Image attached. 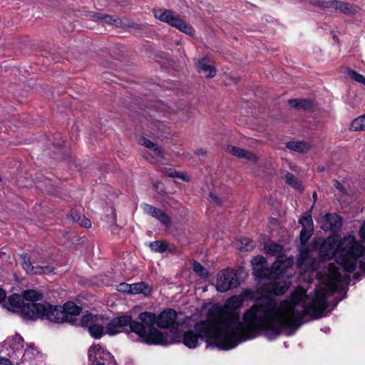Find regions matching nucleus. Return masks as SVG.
<instances>
[{"label": "nucleus", "instance_id": "obj_27", "mask_svg": "<svg viewBox=\"0 0 365 365\" xmlns=\"http://www.w3.org/2000/svg\"><path fill=\"white\" fill-rule=\"evenodd\" d=\"M328 282L326 287L331 292L336 291L341 283V274L338 272L329 273L328 277Z\"/></svg>", "mask_w": 365, "mask_h": 365}, {"label": "nucleus", "instance_id": "obj_44", "mask_svg": "<svg viewBox=\"0 0 365 365\" xmlns=\"http://www.w3.org/2000/svg\"><path fill=\"white\" fill-rule=\"evenodd\" d=\"M333 185H334V186L335 187L336 189L339 190L341 192H345L344 187H343V185H341V183L339 180H333Z\"/></svg>", "mask_w": 365, "mask_h": 365}, {"label": "nucleus", "instance_id": "obj_55", "mask_svg": "<svg viewBox=\"0 0 365 365\" xmlns=\"http://www.w3.org/2000/svg\"><path fill=\"white\" fill-rule=\"evenodd\" d=\"M324 170H325V168H324V166H322V167H319V168H318V170H319V172H323V171H324Z\"/></svg>", "mask_w": 365, "mask_h": 365}, {"label": "nucleus", "instance_id": "obj_1", "mask_svg": "<svg viewBox=\"0 0 365 365\" xmlns=\"http://www.w3.org/2000/svg\"><path fill=\"white\" fill-rule=\"evenodd\" d=\"M305 292H294L289 300L277 302L268 295L257 298L242 316L225 311L220 304H214L207 312L212 334L218 339L220 349L230 350L247 339L262 334L273 340L284 329H297L310 318L319 319L328 307L327 291H317L307 304Z\"/></svg>", "mask_w": 365, "mask_h": 365}, {"label": "nucleus", "instance_id": "obj_31", "mask_svg": "<svg viewBox=\"0 0 365 365\" xmlns=\"http://www.w3.org/2000/svg\"><path fill=\"white\" fill-rule=\"evenodd\" d=\"M349 129L352 131L365 130V114L356 118L351 122Z\"/></svg>", "mask_w": 365, "mask_h": 365}, {"label": "nucleus", "instance_id": "obj_3", "mask_svg": "<svg viewBox=\"0 0 365 365\" xmlns=\"http://www.w3.org/2000/svg\"><path fill=\"white\" fill-rule=\"evenodd\" d=\"M177 317V312L172 308L165 309L158 316L150 312H141L138 320L143 324L144 343L166 346L180 341Z\"/></svg>", "mask_w": 365, "mask_h": 365}, {"label": "nucleus", "instance_id": "obj_58", "mask_svg": "<svg viewBox=\"0 0 365 365\" xmlns=\"http://www.w3.org/2000/svg\"><path fill=\"white\" fill-rule=\"evenodd\" d=\"M2 180L1 178L0 177V182Z\"/></svg>", "mask_w": 365, "mask_h": 365}, {"label": "nucleus", "instance_id": "obj_26", "mask_svg": "<svg viewBox=\"0 0 365 365\" xmlns=\"http://www.w3.org/2000/svg\"><path fill=\"white\" fill-rule=\"evenodd\" d=\"M235 247L241 251L249 252L253 250L255 247L254 241L249 237H242L234 242Z\"/></svg>", "mask_w": 365, "mask_h": 365}, {"label": "nucleus", "instance_id": "obj_48", "mask_svg": "<svg viewBox=\"0 0 365 365\" xmlns=\"http://www.w3.org/2000/svg\"><path fill=\"white\" fill-rule=\"evenodd\" d=\"M6 297V291L0 287V303L5 302Z\"/></svg>", "mask_w": 365, "mask_h": 365}, {"label": "nucleus", "instance_id": "obj_57", "mask_svg": "<svg viewBox=\"0 0 365 365\" xmlns=\"http://www.w3.org/2000/svg\"><path fill=\"white\" fill-rule=\"evenodd\" d=\"M313 198H314V200H316V199H317V193H316V192H314V194H313Z\"/></svg>", "mask_w": 365, "mask_h": 365}, {"label": "nucleus", "instance_id": "obj_21", "mask_svg": "<svg viewBox=\"0 0 365 365\" xmlns=\"http://www.w3.org/2000/svg\"><path fill=\"white\" fill-rule=\"evenodd\" d=\"M227 152L231 153L232 155L240 158H245L250 161L257 162L258 158L257 155L248 150L238 148L234 145H228L227 148Z\"/></svg>", "mask_w": 365, "mask_h": 365}, {"label": "nucleus", "instance_id": "obj_20", "mask_svg": "<svg viewBox=\"0 0 365 365\" xmlns=\"http://www.w3.org/2000/svg\"><path fill=\"white\" fill-rule=\"evenodd\" d=\"M24 304H26V302H24L22 294H12L8 297L4 306L9 310L19 313L22 317V309Z\"/></svg>", "mask_w": 365, "mask_h": 365}, {"label": "nucleus", "instance_id": "obj_13", "mask_svg": "<svg viewBox=\"0 0 365 365\" xmlns=\"http://www.w3.org/2000/svg\"><path fill=\"white\" fill-rule=\"evenodd\" d=\"M88 361L91 364H102L106 365L107 362L113 359V356L100 344H93L88 350Z\"/></svg>", "mask_w": 365, "mask_h": 365}, {"label": "nucleus", "instance_id": "obj_33", "mask_svg": "<svg viewBox=\"0 0 365 365\" xmlns=\"http://www.w3.org/2000/svg\"><path fill=\"white\" fill-rule=\"evenodd\" d=\"M299 223L302 225V228L314 229V222L312 216L308 212L304 213L299 219Z\"/></svg>", "mask_w": 365, "mask_h": 365}, {"label": "nucleus", "instance_id": "obj_15", "mask_svg": "<svg viewBox=\"0 0 365 365\" xmlns=\"http://www.w3.org/2000/svg\"><path fill=\"white\" fill-rule=\"evenodd\" d=\"M252 292L250 289L244 290L240 294L233 295L227 299L224 304L225 311L238 313L236 310L242 307L246 297H251Z\"/></svg>", "mask_w": 365, "mask_h": 365}, {"label": "nucleus", "instance_id": "obj_18", "mask_svg": "<svg viewBox=\"0 0 365 365\" xmlns=\"http://www.w3.org/2000/svg\"><path fill=\"white\" fill-rule=\"evenodd\" d=\"M294 264V257H284L282 255L272 264L270 274L283 275L284 272Z\"/></svg>", "mask_w": 365, "mask_h": 365}, {"label": "nucleus", "instance_id": "obj_17", "mask_svg": "<svg viewBox=\"0 0 365 365\" xmlns=\"http://www.w3.org/2000/svg\"><path fill=\"white\" fill-rule=\"evenodd\" d=\"M253 274L258 278H270V274L266 267L267 262L263 256L257 255L255 257L252 261Z\"/></svg>", "mask_w": 365, "mask_h": 365}, {"label": "nucleus", "instance_id": "obj_24", "mask_svg": "<svg viewBox=\"0 0 365 365\" xmlns=\"http://www.w3.org/2000/svg\"><path fill=\"white\" fill-rule=\"evenodd\" d=\"M150 247L152 251L158 253H163L165 252L173 253L176 250V247L175 246L170 247V245L165 241L163 240H155L151 242L150 243Z\"/></svg>", "mask_w": 365, "mask_h": 365}, {"label": "nucleus", "instance_id": "obj_6", "mask_svg": "<svg viewBox=\"0 0 365 365\" xmlns=\"http://www.w3.org/2000/svg\"><path fill=\"white\" fill-rule=\"evenodd\" d=\"M120 332L128 335L131 333L136 334L144 342L145 331L142 321L134 320L131 315L123 314L113 318L106 326V334L113 336Z\"/></svg>", "mask_w": 365, "mask_h": 365}, {"label": "nucleus", "instance_id": "obj_30", "mask_svg": "<svg viewBox=\"0 0 365 365\" xmlns=\"http://www.w3.org/2000/svg\"><path fill=\"white\" fill-rule=\"evenodd\" d=\"M130 294L143 293L148 294L151 292L150 287L145 282H138L131 284Z\"/></svg>", "mask_w": 365, "mask_h": 365}, {"label": "nucleus", "instance_id": "obj_23", "mask_svg": "<svg viewBox=\"0 0 365 365\" xmlns=\"http://www.w3.org/2000/svg\"><path fill=\"white\" fill-rule=\"evenodd\" d=\"M288 105L297 110H308L314 107L312 101L305 98H293L288 100Z\"/></svg>", "mask_w": 365, "mask_h": 365}, {"label": "nucleus", "instance_id": "obj_38", "mask_svg": "<svg viewBox=\"0 0 365 365\" xmlns=\"http://www.w3.org/2000/svg\"><path fill=\"white\" fill-rule=\"evenodd\" d=\"M78 223L86 228H89L91 226V222L89 219L86 217L84 215L78 216Z\"/></svg>", "mask_w": 365, "mask_h": 365}, {"label": "nucleus", "instance_id": "obj_47", "mask_svg": "<svg viewBox=\"0 0 365 365\" xmlns=\"http://www.w3.org/2000/svg\"><path fill=\"white\" fill-rule=\"evenodd\" d=\"M210 199L214 201L215 203L218 204V205H221L222 204V200L220 198H219L217 197V195H216L215 194H214L213 192H211L210 194Z\"/></svg>", "mask_w": 365, "mask_h": 365}, {"label": "nucleus", "instance_id": "obj_43", "mask_svg": "<svg viewBox=\"0 0 365 365\" xmlns=\"http://www.w3.org/2000/svg\"><path fill=\"white\" fill-rule=\"evenodd\" d=\"M53 267L51 265L42 266L41 274H50L53 272Z\"/></svg>", "mask_w": 365, "mask_h": 365}, {"label": "nucleus", "instance_id": "obj_4", "mask_svg": "<svg viewBox=\"0 0 365 365\" xmlns=\"http://www.w3.org/2000/svg\"><path fill=\"white\" fill-rule=\"evenodd\" d=\"M210 324V321H199L195 324L192 329L187 330L182 334L179 331L180 341L175 344L183 343L189 349H195L206 339L207 343L212 341L210 344L220 349L218 339L212 334Z\"/></svg>", "mask_w": 365, "mask_h": 365}, {"label": "nucleus", "instance_id": "obj_46", "mask_svg": "<svg viewBox=\"0 0 365 365\" xmlns=\"http://www.w3.org/2000/svg\"><path fill=\"white\" fill-rule=\"evenodd\" d=\"M70 216L74 222H78V216H81V215L78 211L72 210Z\"/></svg>", "mask_w": 365, "mask_h": 365}, {"label": "nucleus", "instance_id": "obj_5", "mask_svg": "<svg viewBox=\"0 0 365 365\" xmlns=\"http://www.w3.org/2000/svg\"><path fill=\"white\" fill-rule=\"evenodd\" d=\"M26 304L23 305L22 318L25 320L36 321L38 319H46L47 312L51 304L47 302H37L43 297V294L35 289H27L22 292Z\"/></svg>", "mask_w": 365, "mask_h": 365}, {"label": "nucleus", "instance_id": "obj_39", "mask_svg": "<svg viewBox=\"0 0 365 365\" xmlns=\"http://www.w3.org/2000/svg\"><path fill=\"white\" fill-rule=\"evenodd\" d=\"M131 284L123 282L120 283L118 287V290L121 292L130 294Z\"/></svg>", "mask_w": 365, "mask_h": 365}, {"label": "nucleus", "instance_id": "obj_34", "mask_svg": "<svg viewBox=\"0 0 365 365\" xmlns=\"http://www.w3.org/2000/svg\"><path fill=\"white\" fill-rule=\"evenodd\" d=\"M284 178L286 182L292 185L293 187L298 190L302 188L301 183L292 173L287 172Z\"/></svg>", "mask_w": 365, "mask_h": 365}, {"label": "nucleus", "instance_id": "obj_7", "mask_svg": "<svg viewBox=\"0 0 365 365\" xmlns=\"http://www.w3.org/2000/svg\"><path fill=\"white\" fill-rule=\"evenodd\" d=\"M81 311L82 308L73 302H67L63 307L51 304L47 312L46 319L58 324L67 322L73 325H79L80 322H78L76 317Z\"/></svg>", "mask_w": 365, "mask_h": 365}, {"label": "nucleus", "instance_id": "obj_16", "mask_svg": "<svg viewBox=\"0 0 365 365\" xmlns=\"http://www.w3.org/2000/svg\"><path fill=\"white\" fill-rule=\"evenodd\" d=\"M322 228L324 231L339 232L342 227V218L336 213H327L322 217Z\"/></svg>", "mask_w": 365, "mask_h": 365}, {"label": "nucleus", "instance_id": "obj_10", "mask_svg": "<svg viewBox=\"0 0 365 365\" xmlns=\"http://www.w3.org/2000/svg\"><path fill=\"white\" fill-rule=\"evenodd\" d=\"M240 270L227 269L217 274L216 288L219 292H225L236 288L240 284L239 279Z\"/></svg>", "mask_w": 365, "mask_h": 365}, {"label": "nucleus", "instance_id": "obj_51", "mask_svg": "<svg viewBox=\"0 0 365 365\" xmlns=\"http://www.w3.org/2000/svg\"><path fill=\"white\" fill-rule=\"evenodd\" d=\"M0 257L5 258V259H9V255L7 254L6 252L3 251L2 250H0Z\"/></svg>", "mask_w": 365, "mask_h": 365}, {"label": "nucleus", "instance_id": "obj_49", "mask_svg": "<svg viewBox=\"0 0 365 365\" xmlns=\"http://www.w3.org/2000/svg\"><path fill=\"white\" fill-rule=\"evenodd\" d=\"M169 176L172 178H182V173L177 172L175 170L171 171L169 173Z\"/></svg>", "mask_w": 365, "mask_h": 365}, {"label": "nucleus", "instance_id": "obj_36", "mask_svg": "<svg viewBox=\"0 0 365 365\" xmlns=\"http://www.w3.org/2000/svg\"><path fill=\"white\" fill-rule=\"evenodd\" d=\"M314 232V229L302 228L300 232V242L302 245H305L310 239Z\"/></svg>", "mask_w": 365, "mask_h": 365}, {"label": "nucleus", "instance_id": "obj_8", "mask_svg": "<svg viewBox=\"0 0 365 365\" xmlns=\"http://www.w3.org/2000/svg\"><path fill=\"white\" fill-rule=\"evenodd\" d=\"M103 320L102 315L88 313L81 317L79 325L87 329L93 339H100L106 334V329H105Z\"/></svg>", "mask_w": 365, "mask_h": 365}, {"label": "nucleus", "instance_id": "obj_25", "mask_svg": "<svg viewBox=\"0 0 365 365\" xmlns=\"http://www.w3.org/2000/svg\"><path fill=\"white\" fill-rule=\"evenodd\" d=\"M286 148L299 153H307L310 150L311 145L305 141H289L286 144Z\"/></svg>", "mask_w": 365, "mask_h": 365}, {"label": "nucleus", "instance_id": "obj_41", "mask_svg": "<svg viewBox=\"0 0 365 365\" xmlns=\"http://www.w3.org/2000/svg\"><path fill=\"white\" fill-rule=\"evenodd\" d=\"M42 266H33L29 274L41 275Z\"/></svg>", "mask_w": 365, "mask_h": 365}, {"label": "nucleus", "instance_id": "obj_22", "mask_svg": "<svg viewBox=\"0 0 365 365\" xmlns=\"http://www.w3.org/2000/svg\"><path fill=\"white\" fill-rule=\"evenodd\" d=\"M274 276L277 278L272 284L271 290L275 295H282L289 288L290 282L281 279L280 275H273V277Z\"/></svg>", "mask_w": 365, "mask_h": 365}, {"label": "nucleus", "instance_id": "obj_12", "mask_svg": "<svg viewBox=\"0 0 365 365\" xmlns=\"http://www.w3.org/2000/svg\"><path fill=\"white\" fill-rule=\"evenodd\" d=\"M314 5L322 9L333 8L346 14H355L359 11L357 6L338 0H319Z\"/></svg>", "mask_w": 365, "mask_h": 365}, {"label": "nucleus", "instance_id": "obj_53", "mask_svg": "<svg viewBox=\"0 0 365 365\" xmlns=\"http://www.w3.org/2000/svg\"><path fill=\"white\" fill-rule=\"evenodd\" d=\"M106 365H118L116 361L113 359L110 360L109 362L106 363Z\"/></svg>", "mask_w": 365, "mask_h": 365}, {"label": "nucleus", "instance_id": "obj_50", "mask_svg": "<svg viewBox=\"0 0 365 365\" xmlns=\"http://www.w3.org/2000/svg\"><path fill=\"white\" fill-rule=\"evenodd\" d=\"M0 365H13L11 361L6 358H0Z\"/></svg>", "mask_w": 365, "mask_h": 365}, {"label": "nucleus", "instance_id": "obj_14", "mask_svg": "<svg viewBox=\"0 0 365 365\" xmlns=\"http://www.w3.org/2000/svg\"><path fill=\"white\" fill-rule=\"evenodd\" d=\"M297 267L304 272L315 271L318 266L317 260L311 257L309 249L305 248L300 251L297 259Z\"/></svg>", "mask_w": 365, "mask_h": 365}, {"label": "nucleus", "instance_id": "obj_11", "mask_svg": "<svg viewBox=\"0 0 365 365\" xmlns=\"http://www.w3.org/2000/svg\"><path fill=\"white\" fill-rule=\"evenodd\" d=\"M84 16L88 19L93 21L95 22H103L108 24L114 25L117 27L128 26L136 29H142V26L140 24H134L133 22H128V24H125L119 18L109 14H105L94 11H88L84 14Z\"/></svg>", "mask_w": 365, "mask_h": 365}, {"label": "nucleus", "instance_id": "obj_28", "mask_svg": "<svg viewBox=\"0 0 365 365\" xmlns=\"http://www.w3.org/2000/svg\"><path fill=\"white\" fill-rule=\"evenodd\" d=\"M139 143L153 150L157 157L163 158V150L156 143L143 136L140 138Z\"/></svg>", "mask_w": 365, "mask_h": 365}, {"label": "nucleus", "instance_id": "obj_32", "mask_svg": "<svg viewBox=\"0 0 365 365\" xmlns=\"http://www.w3.org/2000/svg\"><path fill=\"white\" fill-rule=\"evenodd\" d=\"M21 259V265L22 269L26 272V274H29L34 264L31 261V259L28 254H22L20 255Z\"/></svg>", "mask_w": 365, "mask_h": 365}, {"label": "nucleus", "instance_id": "obj_45", "mask_svg": "<svg viewBox=\"0 0 365 365\" xmlns=\"http://www.w3.org/2000/svg\"><path fill=\"white\" fill-rule=\"evenodd\" d=\"M205 73L207 78H212L216 75L217 70H200Z\"/></svg>", "mask_w": 365, "mask_h": 365}, {"label": "nucleus", "instance_id": "obj_56", "mask_svg": "<svg viewBox=\"0 0 365 365\" xmlns=\"http://www.w3.org/2000/svg\"><path fill=\"white\" fill-rule=\"evenodd\" d=\"M231 80H232L235 83H237L238 81L239 78H232V77Z\"/></svg>", "mask_w": 365, "mask_h": 365}, {"label": "nucleus", "instance_id": "obj_9", "mask_svg": "<svg viewBox=\"0 0 365 365\" xmlns=\"http://www.w3.org/2000/svg\"><path fill=\"white\" fill-rule=\"evenodd\" d=\"M153 13L155 17L161 21L168 23L185 34H192L193 29L192 26L179 18L178 15H175L173 11L158 9H154Z\"/></svg>", "mask_w": 365, "mask_h": 365}, {"label": "nucleus", "instance_id": "obj_42", "mask_svg": "<svg viewBox=\"0 0 365 365\" xmlns=\"http://www.w3.org/2000/svg\"><path fill=\"white\" fill-rule=\"evenodd\" d=\"M359 235L361 237V240L365 241V220L362 222L359 230Z\"/></svg>", "mask_w": 365, "mask_h": 365}, {"label": "nucleus", "instance_id": "obj_52", "mask_svg": "<svg viewBox=\"0 0 365 365\" xmlns=\"http://www.w3.org/2000/svg\"><path fill=\"white\" fill-rule=\"evenodd\" d=\"M195 153L198 155L205 154V152L202 149H198L195 151Z\"/></svg>", "mask_w": 365, "mask_h": 365}, {"label": "nucleus", "instance_id": "obj_35", "mask_svg": "<svg viewBox=\"0 0 365 365\" xmlns=\"http://www.w3.org/2000/svg\"><path fill=\"white\" fill-rule=\"evenodd\" d=\"M193 271L199 276L206 277L208 276V272L200 262L194 261L192 264Z\"/></svg>", "mask_w": 365, "mask_h": 365}, {"label": "nucleus", "instance_id": "obj_40", "mask_svg": "<svg viewBox=\"0 0 365 365\" xmlns=\"http://www.w3.org/2000/svg\"><path fill=\"white\" fill-rule=\"evenodd\" d=\"M208 60L207 58H203L201 61H199L198 63V67L199 68H215L213 66L208 65L207 63Z\"/></svg>", "mask_w": 365, "mask_h": 365}, {"label": "nucleus", "instance_id": "obj_54", "mask_svg": "<svg viewBox=\"0 0 365 365\" xmlns=\"http://www.w3.org/2000/svg\"><path fill=\"white\" fill-rule=\"evenodd\" d=\"M180 179L183 180L184 181H188V179L185 178V175L184 173H182V178H179Z\"/></svg>", "mask_w": 365, "mask_h": 365}, {"label": "nucleus", "instance_id": "obj_37", "mask_svg": "<svg viewBox=\"0 0 365 365\" xmlns=\"http://www.w3.org/2000/svg\"><path fill=\"white\" fill-rule=\"evenodd\" d=\"M347 76L355 81L365 86V77L354 70H348Z\"/></svg>", "mask_w": 365, "mask_h": 365}, {"label": "nucleus", "instance_id": "obj_2", "mask_svg": "<svg viewBox=\"0 0 365 365\" xmlns=\"http://www.w3.org/2000/svg\"><path fill=\"white\" fill-rule=\"evenodd\" d=\"M319 251L323 259L335 257L336 262L347 272H353L359 263L361 272L365 273V247L357 242L354 235L329 236L322 242Z\"/></svg>", "mask_w": 365, "mask_h": 365}, {"label": "nucleus", "instance_id": "obj_19", "mask_svg": "<svg viewBox=\"0 0 365 365\" xmlns=\"http://www.w3.org/2000/svg\"><path fill=\"white\" fill-rule=\"evenodd\" d=\"M143 210L146 214L157 219L165 227H168L170 226L171 219L164 211L148 204H145Z\"/></svg>", "mask_w": 365, "mask_h": 365}, {"label": "nucleus", "instance_id": "obj_29", "mask_svg": "<svg viewBox=\"0 0 365 365\" xmlns=\"http://www.w3.org/2000/svg\"><path fill=\"white\" fill-rule=\"evenodd\" d=\"M264 250L267 254L277 257H281L284 252L281 245L272 241L264 245Z\"/></svg>", "mask_w": 365, "mask_h": 365}]
</instances>
